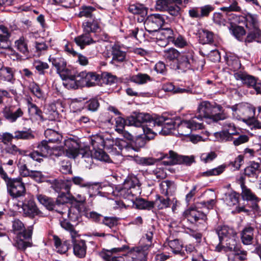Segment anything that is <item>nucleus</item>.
Listing matches in <instances>:
<instances>
[{
  "label": "nucleus",
  "instance_id": "58836bf2",
  "mask_svg": "<svg viewBox=\"0 0 261 261\" xmlns=\"http://www.w3.org/2000/svg\"><path fill=\"white\" fill-rule=\"evenodd\" d=\"M14 133V139L16 140H30L35 138V135L30 128L25 130H17L15 131Z\"/></svg>",
  "mask_w": 261,
  "mask_h": 261
},
{
  "label": "nucleus",
  "instance_id": "774afa93",
  "mask_svg": "<svg viewBox=\"0 0 261 261\" xmlns=\"http://www.w3.org/2000/svg\"><path fill=\"white\" fill-rule=\"evenodd\" d=\"M168 245L172 252L175 254H181L182 245L178 240H171L169 242Z\"/></svg>",
  "mask_w": 261,
  "mask_h": 261
},
{
  "label": "nucleus",
  "instance_id": "2f4dec72",
  "mask_svg": "<svg viewBox=\"0 0 261 261\" xmlns=\"http://www.w3.org/2000/svg\"><path fill=\"white\" fill-rule=\"evenodd\" d=\"M44 136L49 143L59 144L62 140V136L58 132L48 128L44 132Z\"/></svg>",
  "mask_w": 261,
  "mask_h": 261
},
{
  "label": "nucleus",
  "instance_id": "72a5a7b5",
  "mask_svg": "<svg viewBox=\"0 0 261 261\" xmlns=\"http://www.w3.org/2000/svg\"><path fill=\"white\" fill-rule=\"evenodd\" d=\"M123 185L132 190L137 191H141V184L138 178L134 175H128L124 180Z\"/></svg>",
  "mask_w": 261,
  "mask_h": 261
},
{
  "label": "nucleus",
  "instance_id": "3c124183",
  "mask_svg": "<svg viewBox=\"0 0 261 261\" xmlns=\"http://www.w3.org/2000/svg\"><path fill=\"white\" fill-rule=\"evenodd\" d=\"M240 195L235 192H230L225 194V200L229 206L237 204L239 202Z\"/></svg>",
  "mask_w": 261,
  "mask_h": 261
},
{
  "label": "nucleus",
  "instance_id": "423d86ee",
  "mask_svg": "<svg viewBox=\"0 0 261 261\" xmlns=\"http://www.w3.org/2000/svg\"><path fill=\"white\" fill-rule=\"evenodd\" d=\"M168 158L169 161H164L165 165H170L174 164H184L187 166H190L195 162L194 155H182L178 154L176 152L170 150L169 154H165L161 159Z\"/></svg>",
  "mask_w": 261,
  "mask_h": 261
},
{
  "label": "nucleus",
  "instance_id": "f704fd0d",
  "mask_svg": "<svg viewBox=\"0 0 261 261\" xmlns=\"http://www.w3.org/2000/svg\"><path fill=\"white\" fill-rule=\"evenodd\" d=\"M241 196L243 200L252 202H258L259 198L244 183L241 185Z\"/></svg>",
  "mask_w": 261,
  "mask_h": 261
},
{
  "label": "nucleus",
  "instance_id": "680f3d73",
  "mask_svg": "<svg viewBox=\"0 0 261 261\" xmlns=\"http://www.w3.org/2000/svg\"><path fill=\"white\" fill-rule=\"evenodd\" d=\"M214 136L216 139L219 141H230L233 139L232 135L224 129L221 132L215 133Z\"/></svg>",
  "mask_w": 261,
  "mask_h": 261
},
{
  "label": "nucleus",
  "instance_id": "39448f33",
  "mask_svg": "<svg viewBox=\"0 0 261 261\" xmlns=\"http://www.w3.org/2000/svg\"><path fill=\"white\" fill-rule=\"evenodd\" d=\"M37 199L47 210H55L57 212H60L62 204L67 203L69 200L68 198L63 193L59 195L55 201L51 198L43 194L37 195Z\"/></svg>",
  "mask_w": 261,
  "mask_h": 261
},
{
  "label": "nucleus",
  "instance_id": "9d476101",
  "mask_svg": "<svg viewBox=\"0 0 261 261\" xmlns=\"http://www.w3.org/2000/svg\"><path fill=\"white\" fill-rule=\"evenodd\" d=\"M164 21V19L159 14L150 15L144 22L145 30L149 33H156L163 25Z\"/></svg>",
  "mask_w": 261,
  "mask_h": 261
},
{
  "label": "nucleus",
  "instance_id": "4c0bfd02",
  "mask_svg": "<svg viewBox=\"0 0 261 261\" xmlns=\"http://www.w3.org/2000/svg\"><path fill=\"white\" fill-rule=\"evenodd\" d=\"M47 140H42L36 146L37 150L40 153L42 158L49 155L52 152V147L48 145Z\"/></svg>",
  "mask_w": 261,
  "mask_h": 261
},
{
  "label": "nucleus",
  "instance_id": "473e14b6",
  "mask_svg": "<svg viewBox=\"0 0 261 261\" xmlns=\"http://www.w3.org/2000/svg\"><path fill=\"white\" fill-rule=\"evenodd\" d=\"M49 61L51 63L53 66L56 68L58 73L61 74L65 70L66 62L63 58L50 56L49 58Z\"/></svg>",
  "mask_w": 261,
  "mask_h": 261
},
{
  "label": "nucleus",
  "instance_id": "dca6fc26",
  "mask_svg": "<svg viewBox=\"0 0 261 261\" xmlns=\"http://www.w3.org/2000/svg\"><path fill=\"white\" fill-rule=\"evenodd\" d=\"M4 118L10 122H15L18 118L21 117L23 112L19 107L10 106L5 107L2 111Z\"/></svg>",
  "mask_w": 261,
  "mask_h": 261
},
{
  "label": "nucleus",
  "instance_id": "ea45409f",
  "mask_svg": "<svg viewBox=\"0 0 261 261\" xmlns=\"http://www.w3.org/2000/svg\"><path fill=\"white\" fill-rule=\"evenodd\" d=\"M96 11V9L93 7L83 6L80 9L78 16L80 18L84 17L89 19L95 17L94 12Z\"/></svg>",
  "mask_w": 261,
  "mask_h": 261
},
{
  "label": "nucleus",
  "instance_id": "7c9ffc66",
  "mask_svg": "<svg viewBox=\"0 0 261 261\" xmlns=\"http://www.w3.org/2000/svg\"><path fill=\"white\" fill-rule=\"evenodd\" d=\"M73 244V253L79 257L83 258L86 254L87 246L84 240H79Z\"/></svg>",
  "mask_w": 261,
  "mask_h": 261
},
{
  "label": "nucleus",
  "instance_id": "6e6d98bb",
  "mask_svg": "<svg viewBox=\"0 0 261 261\" xmlns=\"http://www.w3.org/2000/svg\"><path fill=\"white\" fill-rule=\"evenodd\" d=\"M106 85H112L117 81L116 76L108 72H103L100 77V81Z\"/></svg>",
  "mask_w": 261,
  "mask_h": 261
},
{
  "label": "nucleus",
  "instance_id": "cd10ccee",
  "mask_svg": "<svg viewBox=\"0 0 261 261\" xmlns=\"http://www.w3.org/2000/svg\"><path fill=\"white\" fill-rule=\"evenodd\" d=\"M226 242L225 246H221L219 243L218 245L216 247V249L219 251H221L223 250L225 252L231 251L234 252L240 247L237 245V243L236 241V236H233L232 238H229L225 240Z\"/></svg>",
  "mask_w": 261,
  "mask_h": 261
},
{
  "label": "nucleus",
  "instance_id": "4468645a",
  "mask_svg": "<svg viewBox=\"0 0 261 261\" xmlns=\"http://www.w3.org/2000/svg\"><path fill=\"white\" fill-rule=\"evenodd\" d=\"M156 117H153L148 113H139L135 116L130 117L128 119L130 125H134L137 127L143 126L144 123H152L154 126H156V123L154 122V120Z\"/></svg>",
  "mask_w": 261,
  "mask_h": 261
},
{
  "label": "nucleus",
  "instance_id": "2eb2a0df",
  "mask_svg": "<svg viewBox=\"0 0 261 261\" xmlns=\"http://www.w3.org/2000/svg\"><path fill=\"white\" fill-rule=\"evenodd\" d=\"M12 231L17 235H22L25 240H30L32 238V229L31 228L25 229L23 223L18 219H14L12 221Z\"/></svg>",
  "mask_w": 261,
  "mask_h": 261
},
{
  "label": "nucleus",
  "instance_id": "338daca9",
  "mask_svg": "<svg viewBox=\"0 0 261 261\" xmlns=\"http://www.w3.org/2000/svg\"><path fill=\"white\" fill-rule=\"evenodd\" d=\"M85 107L88 111L95 112L99 107V103L97 99L92 98L86 102Z\"/></svg>",
  "mask_w": 261,
  "mask_h": 261
},
{
  "label": "nucleus",
  "instance_id": "e433bc0d",
  "mask_svg": "<svg viewBox=\"0 0 261 261\" xmlns=\"http://www.w3.org/2000/svg\"><path fill=\"white\" fill-rule=\"evenodd\" d=\"M2 152L3 156L4 155V153H8L13 155L19 154L23 156H27L28 151L19 148L15 144H10L9 145H8L4 149Z\"/></svg>",
  "mask_w": 261,
  "mask_h": 261
},
{
  "label": "nucleus",
  "instance_id": "9b49d317",
  "mask_svg": "<svg viewBox=\"0 0 261 261\" xmlns=\"http://www.w3.org/2000/svg\"><path fill=\"white\" fill-rule=\"evenodd\" d=\"M154 122L156 123V125L162 126V129L159 131V133L164 135L169 134L175 124V122L172 118L166 115L157 116Z\"/></svg>",
  "mask_w": 261,
  "mask_h": 261
},
{
  "label": "nucleus",
  "instance_id": "79ce46f5",
  "mask_svg": "<svg viewBox=\"0 0 261 261\" xmlns=\"http://www.w3.org/2000/svg\"><path fill=\"white\" fill-rule=\"evenodd\" d=\"M199 41L203 44H211L214 41V34L206 30H201L198 32Z\"/></svg>",
  "mask_w": 261,
  "mask_h": 261
},
{
  "label": "nucleus",
  "instance_id": "6e6552de",
  "mask_svg": "<svg viewBox=\"0 0 261 261\" xmlns=\"http://www.w3.org/2000/svg\"><path fill=\"white\" fill-rule=\"evenodd\" d=\"M177 61V69L180 70L182 72L198 67L197 62L194 59L193 53L192 52L180 55Z\"/></svg>",
  "mask_w": 261,
  "mask_h": 261
},
{
  "label": "nucleus",
  "instance_id": "0e129e2a",
  "mask_svg": "<svg viewBox=\"0 0 261 261\" xmlns=\"http://www.w3.org/2000/svg\"><path fill=\"white\" fill-rule=\"evenodd\" d=\"M179 53L175 48H171L164 51V56L170 61L173 60L180 56Z\"/></svg>",
  "mask_w": 261,
  "mask_h": 261
},
{
  "label": "nucleus",
  "instance_id": "f257e3e1",
  "mask_svg": "<svg viewBox=\"0 0 261 261\" xmlns=\"http://www.w3.org/2000/svg\"><path fill=\"white\" fill-rule=\"evenodd\" d=\"M217 110H219V107L214 106L207 101H202L198 106L196 115L189 120L182 121L178 126V130L181 132V135L187 136L192 130L203 128L202 122L203 118H209L216 122L225 119L226 115L222 113H217Z\"/></svg>",
  "mask_w": 261,
  "mask_h": 261
},
{
  "label": "nucleus",
  "instance_id": "f03ea898",
  "mask_svg": "<svg viewBox=\"0 0 261 261\" xmlns=\"http://www.w3.org/2000/svg\"><path fill=\"white\" fill-rule=\"evenodd\" d=\"M65 145L68 149L74 150V156L81 155L88 165H91L93 163V158L105 162H108L110 160L109 156L102 150V148L91 150L88 146L79 147L76 142L71 139L66 140Z\"/></svg>",
  "mask_w": 261,
  "mask_h": 261
},
{
  "label": "nucleus",
  "instance_id": "1a4fd4ad",
  "mask_svg": "<svg viewBox=\"0 0 261 261\" xmlns=\"http://www.w3.org/2000/svg\"><path fill=\"white\" fill-rule=\"evenodd\" d=\"M184 216L188 221L198 225L203 224L207 220L206 215L197 207H190L184 212Z\"/></svg>",
  "mask_w": 261,
  "mask_h": 261
},
{
  "label": "nucleus",
  "instance_id": "c9c22d12",
  "mask_svg": "<svg viewBox=\"0 0 261 261\" xmlns=\"http://www.w3.org/2000/svg\"><path fill=\"white\" fill-rule=\"evenodd\" d=\"M71 186L72 183L71 181L66 180L56 181L53 187L57 192H61L62 190H64L65 192L69 194ZM62 193L65 195L64 192H62L61 194Z\"/></svg>",
  "mask_w": 261,
  "mask_h": 261
},
{
  "label": "nucleus",
  "instance_id": "a211bd4d",
  "mask_svg": "<svg viewBox=\"0 0 261 261\" xmlns=\"http://www.w3.org/2000/svg\"><path fill=\"white\" fill-rule=\"evenodd\" d=\"M79 76H80L79 80L81 81L83 84L88 87H92L99 84L100 82V76L94 72H86L82 71L79 72Z\"/></svg>",
  "mask_w": 261,
  "mask_h": 261
},
{
  "label": "nucleus",
  "instance_id": "b1692460",
  "mask_svg": "<svg viewBox=\"0 0 261 261\" xmlns=\"http://www.w3.org/2000/svg\"><path fill=\"white\" fill-rule=\"evenodd\" d=\"M15 81L14 70L13 68L5 66L1 62L0 82H8L13 83Z\"/></svg>",
  "mask_w": 261,
  "mask_h": 261
},
{
  "label": "nucleus",
  "instance_id": "69168bd1",
  "mask_svg": "<svg viewBox=\"0 0 261 261\" xmlns=\"http://www.w3.org/2000/svg\"><path fill=\"white\" fill-rule=\"evenodd\" d=\"M28 177L38 183L44 182L46 180L45 176L40 171L32 170Z\"/></svg>",
  "mask_w": 261,
  "mask_h": 261
},
{
  "label": "nucleus",
  "instance_id": "aec40b11",
  "mask_svg": "<svg viewBox=\"0 0 261 261\" xmlns=\"http://www.w3.org/2000/svg\"><path fill=\"white\" fill-rule=\"evenodd\" d=\"M67 203L62 204L60 207V212L59 213L65 215L69 220L75 222L79 219L80 213L79 210L75 207H70Z\"/></svg>",
  "mask_w": 261,
  "mask_h": 261
},
{
  "label": "nucleus",
  "instance_id": "8fccbe9b",
  "mask_svg": "<svg viewBox=\"0 0 261 261\" xmlns=\"http://www.w3.org/2000/svg\"><path fill=\"white\" fill-rule=\"evenodd\" d=\"M226 63L230 70L236 71L239 70L241 64L239 58L234 56H229L227 58Z\"/></svg>",
  "mask_w": 261,
  "mask_h": 261
},
{
  "label": "nucleus",
  "instance_id": "603ef678",
  "mask_svg": "<svg viewBox=\"0 0 261 261\" xmlns=\"http://www.w3.org/2000/svg\"><path fill=\"white\" fill-rule=\"evenodd\" d=\"M15 46L17 49L22 54L26 55L29 53L28 42L24 37H21L15 42Z\"/></svg>",
  "mask_w": 261,
  "mask_h": 261
},
{
  "label": "nucleus",
  "instance_id": "4d7b16f0",
  "mask_svg": "<svg viewBox=\"0 0 261 261\" xmlns=\"http://www.w3.org/2000/svg\"><path fill=\"white\" fill-rule=\"evenodd\" d=\"M33 66L37 71V72L40 75H44L46 73V70L49 68V65L47 63L40 60L35 61Z\"/></svg>",
  "mask_w": 261,
  "mask_h": 261
},
{
  "label": "nucleus",
  "instance_id": "a18cd8bd",
  "mask_svg": "<svg viewBox=\"0 0 261 261\" xmlns=\"http://www.w3.org/2000/svg\"><path fill=\"white\" fill-rule=\"evenodd\" d=\"M161 193L166 196L172 194L175 190V186L173 182L169 180L163 181L160 184Z\"/></svg>",
  "mask_w": 261,
  "mask_h": 261
},
{
  "label": "nucleus",
  "instance_id": "5701e85b",
  "mask_svg": "<svg viewBox=\"0 0 261 261\" xmlns=\"http://www.w3.org/2000/svg\"><path fill=\"white\" fill-rule=\"evenodd\" d=\"M216 232L219 237L220 244L225 239L237 236L236 232L232 228L226 225L219 226L216 229Z\"/></svg>",
  "mask_w": 261,
  "mask_h": 261
},
{
  "label": "nucleus",
  "instance_id": "ddd939ff",
  "mask_svg": "<svg viewBox=\"0 0 261 261\" xmlns=\"http://www.w3.org/2000/svg\"><path fill=\"white\" fill-rule=\"evenodd\" d=\"M116 195L120 198H123L126 201L134 202L138 195L141 193V191H137L126 187L123 184L115 188V192Z\"/></svg>",
  "mask_w": 261,
  "mask_h": 261
},
{
  "label": "nucleus",
  "instance_id": "bb28decb",
  "mask_svg": "<svg viewBox=\"0 0 261 261\" xmlns=\"http://www.w3.org/2000/svg\"><path fill=\"white\" fill-rule=\"evenodd\" d=\"M174 36V33L170 28L163 29L156 33V38L159 41H164V44L167 45L171 42Z\"/></svg>",
  "mask_w": 261,
  "mask_h": 261
},
{
  "label": "nucleus",
  "instance_id": "a19ab883",
  "mask_svg": "<svg viewBox=\"0 0 261 261\" xmlns=\"http://www.w3.org/2000/svg\"><path fill=\"white\" fill-rule=\"evenodd\" d=\"M128 10L132 14L140 15L141 17H144L147 14V9L143 5L138 3L130 5Z\"/></svg>",
  "mask_w": 261,
  "mask_h": 261
},
{
  "label": "nucleus",
  "instance_id": "c03bdc74",
  "mask_svg": "<svg viewBox=\"0 0 261 261\" xmlns=\"http://www.w3.org/2000/svg\"><path fill=\"white\" fill-rule=\"evenodd\" d=\"M22 237V235H17L13 245L18 250L24 251L27 248L31 247L32 243L30 241H24Z\"/></svg>",
  "mask_w": 261,
  "mask_h": 261
},
{
  "label": "nucleus",
  "instance_id": "7ed1b4c3",
  "mask_svg": "<svg viewBox=\"0 0 261 261\" xmlns=\"http://www.w3.org/2000/svg\"><path fill=\"white\" fill-rule=\"evenodd\" d=\"M1 178L5 181L7 191L12 197L18 198L24 196L26 190L21 177H9L7 173L3 171L1 173Z\"/></svg>",
  "mask_w": 261,
  "mask_h": 261
},
{
  "label": "nucleus",
  "instance_id": "6ab92c4d",
  "mask_svg": "<svg viewBox=\"0 0 261 261\" xmlns=\"http://www.w3.org/2000/svg\"><path fill=\"white\" fill-rule=\"evenodd\" d=\"M23 211V215L25 217L31 218H34L36 216L40 215L41 212L37 207L34 201L29 200L23 203L21 206Z\"/></svg>",
  "mask_w": 261,
  "mask_h": 261
},
{
  "label": "nucleus",
  "instance_id": "37998d69",
  "mask_svg": "<svg viewBox=\"0 0 261 261\" xmlns=\"http://www.w3.org/2000/svg\"><path fill=\"white\" fill-rule=\"evenodd\" d=\"M53 240L58 252L63 254L68 251L70 245L69 241H66L62 243L60 238L57 236H54Z\"/></svg>",
  "mask_w": 261,
  "mask_h": 261
},
{
  "label": "nucleus",
  "instance_id": "0eeeda50",
  "mask_svg": "<svg viewBox=\"0 0 261 261\" xmlns=\"http://www.w3.org/2000/svg\"><path fill=\"white\" fill-rule=\"evenodd\" d=\"M234 116L244 122L254 119L255 109L254 107L246 104H239L232 108Z\"/></svg>",
  "mask_w": 261,
  "mask_h": 261
},
{
  "label": "nucleus",
  "instance_id": "5fc2aeb1",
  "mask_svg": "<svg viewBox=\"0 0 261 261\" xmlns=\"http://www.w3.org/2000/svg\"><path fill=\"white\" fill-rule=\"evenodd\" d=\"M69 180L71 181L72 184H74L81 188H90L92 186V184L90 182L86 181L85 179L81 176H73Z\"/></svg>",
  "mask_w": 261,
  "mask_h": 261
},
{
  "label": "nucleus",
  "instance_id": "bf43d9fd",
  "mask_svg": "<svg viewBox=\"0 0 261 261\" xmlns=\"http://www.w3.org/2000/svg\"><path fill=\"white\" fill-rule=\"evenodd\" d=\"M101 224L112 228L118 225V219L115 217L103 216Z\"/></svg>",
  "mask_w": 261,
  "mask_h": 261
},
{
  "label": "nucleus",
  "instance_id": "052dcab7",
  "mask_svg": "<svg viewBox=\"0 0 261 261\" xmlns=\"http://www.w3.org/2000/svg\"><path fill=\"white\" fill-rule=\"evenodd\" d=\"M91 144L93 149L102 148L105 145L103 137L99 135L93 136L91 138Z\"/></svg>",
  "mask_w": 261,
  "mask_h": 261
},
{
  "label": "nucleus",
  "instance_id": "393cba45",
  "mask_svg": "<svg viewBox=\"0 0 261 261\" xmlns=\"http://www.w3.org/2000/svg\"><path fill=\"white\" fill-rule=\"evenodd\" d=\"M236 80L241 81L242 83L248 87H253L256 84V79L255 77L248 74L242 71H238L234 73Z\"/></svg>",
  "mask_w": 261,
  "mask_h": 261
},
{
  "label": "nucleus",
  "instance_id": "412c9836",
  "mask_svg": "<svg viewBox=\"0 0 261 261\" xmlns=\"http://www.w3.org/2000/svg\"><path fill=\"white\" fill-rule=\"evenodd\" d=\"M100 19L95 17L85 20L82 23L83 32L90 34L96 32L100 28Z\"/></svg>",
  "mask_w": 261,
  "mask_h": 261
},
{
  "label": "nucleus",
  "instance_id": "13d9d810",
  "mask_svg": "<svg viewBox=\"0 0 261 261\" xmlns=\"http://www.w3.org/2000/svg\"><path fill=\"white\" fill-rule=\"evenodd\" d=\"M28 106L30 113L38 116L40 120L43 121L44 120L41 110L35 104L28 100Z\"/></svg>",
  "mask_w": 261,
  "mask_h": 261
},
{
  "label": "nucleus",
  "instance_id": "c85d7f7f",
  "mask_svg": "<svg viewBox=\"0 0 261 261\" xmlns=\"http://www.w3.org/2000/svg\"><path fill=\"white\" fill-rule=\"evenodd\" d=\"M254 228L248 226L245 227L241 232V239L242 243L245 245H250L252 243L254 237Z\"/></svg>",
  "mask_w": 261,
  "mask_h": 261
},
{
  "label": "nucleus",
  "instance_id": "f3484780",
  "mask_svg": "<svg viewBox=\"0 0 261 261\" xmlns=\"http://www.w3.org/2000/svg\"><path fill=\"white\" fill-rule=\"evenodd\" d=\"M110 51L112 56L111 64L117 65L125 61L126 53L122 50V47L119 45H113L111 48Z\"/></svg>",
  "mask_w": 261,
  "mask_h": 261
},
{
  "label": "nucleus",
  "instance_id": "864d4df0",
  "mask_svg": "<svg viewBox=\"0 0 261 261\" xmlns=\"http://www.w3.org/2000/svg\"><path fill=\"white\" fill-rule=\"evenodd\" d=\"M18 171L20 175L23 177H27L30 175L32 170H30L25 163L24 160H19L17 164Z\"/></svg>",
  "mask_w": 261,
  "mask_h": 261
},
{
  "label": "nucleus",
  "instance_id": "e2e57ef3",
  "mask_svg": "<svg viewBox=\"0 0 261 261\" xmlns=\"http://www.w3.org/2000/svg\"><path fill=\"white\" fill-rule=\"evenodd\" d=\"M157 205L159 210L167 208L171 205V201L168 198H164L162 196H158L154 204Z\"/></svg>",
  "mask_w": 261,
  "mask_h": 261
},
{
  "label": "nucleus",
  "instance_id": "f8f14e48",
  "mask_svg": "<svg viewBox=\"0 0 261 261\" xmlns=\"http://www.w3.org/2000/svg\"><path fill=\"white\" fill-rule=\"evenodd\" d=\"M79 73L74 70H68L66 67L65 70L60 74L65 76V82L64 85L67 88L75 89L80 85Z\"/></svg>",
  "mask_w": 261,
  "mask_h": 261
},
{
  "label": "nucleus",
  "instance_id": "20e7f679",
  "mask_svg": "<svg viewBox=\"0 0 261 261\" xmlns=\"http://www.w3.org/2000/svg\"><path fill=\"white\" fill-rule=\"evenodd\" d=\"M241 18V21H244L246 27L249 30V33L245 40V43L247 44L254 41L261 43V31L258 28L256 17L249 14Z\"/></svg>",
  "mask_w": 261,
  "mask_h": 261
},
{
  "label": "nucleus",
  "instance_id": "4be33fe9",
  "mask_svg": "<svg viewBox=\"0 0 261 261\" xmlns=\"http://www.w3.org/2000/svg\"><path fill=\"white\" fill-rule=\"evenodd\" d=\"M148 250V249L144 246L134 248L129 254L130 261H147Z\"/></svg>",
  "mask_w": 261,
  "mask_h": 261
},
{
  "label": "nucleus",
  "instance_id": "a878e982",
  "mask_svg": "<svg viewBox=\"0 0 261 261\" xmlns=\"http://www.w3.org/2000/svg\"><path fill=\"white\" fill-rule=\"evenodd\" d=\"M74 41L81 49H84L86 46L89 45L96 42L91 37V34L87 32H84L82 35L76 37Z\"/></svg>",
  "mask_w": 261,
  "mask_h": 261
},
{
  "label": "nucleus",
  "instance_id": "49530a36",
  "mask_svg": "<svg viewBox=\"0 0 261 261\" xmlns=\"http://www.w3.org/2000/svg\"><path fill=\"white\" fill-rule=\"evenodd\" d=\"M134 203L137 208L139 209H147L150 210L153 208L154 205V202L153 201H147L142 198L138 199L136 197V199L134 201Z\"/></svg>",
  "mask_w": 261,
  "mask_h": 261
},
{
  "label": "nucleus",
  "instance_id": "de8ad7c7",
  "mask_svg": "<svg viewBox=\"0 0 261 261\" xmlns=\"http://www.w3.org/2000/svg\"><path fill=\"white\" fill-rule=\"evenodd\" d=\"M155 231V227L154 226L152 225L148 228L145 235L143 237L142 239L147 243L146 245L144 246V247L148 249L153 245V237Z\"/></svg>",
  "mask_w": 261,
  "mask_h": 261
},
{
  "label": "nucleus",
  "instance_id": "c756f323",
  "mask_svg": "<svg viewBox=\"0 0 261 261\" xmlns=\"http://www.w3.org/2000/svg\"><path fill=\"white\" fill-rule=\"evenodd\" d=\"M260 171V165L257 163L252 162L245 168L244 174L248 177L254 179H257Z\"/></svg>",
  "mask_w": 261,
  "mask_h": 261
},
{
  "label": "nucleus",
  "instance_id": "09e8293b",
  "mask_svg": "<svg viewBox=\"0 0 261 261\" xmlns=\"http://www.w3.org/2000/svg\"><path fill=\"white\" fill-rule=\"evenodd\" d=\"M130 81L137 84L142 85L146 83L148 81H150V76L146 73H139L136 75H134L130 77Z\"/></svg>",
  "mask_w": 261,
  "mask_h": 261
}]
</instances>
